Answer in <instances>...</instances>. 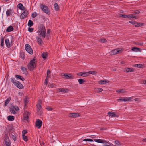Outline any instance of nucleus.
Instances as JSON below:
<instances>
[{
    "instance_id": "f257e3e1",
    "label": "nucleus",
    "mask_w": 146,
    "mask_h": 146,
    "mask_svg": "<svg viewBox=\"0 0 146 146\" xmlns=\"http://www.w3.org/2000/svg\"><path fill=\"white\" fill-rule=\"evenodd\" d=\"M38 33H39L40 37L44 38L46 37V30L44 25L43 24H40L38 27V29L37 31Z\"/></svg>"
},
{
    "instance_id": "f03ea898",
    "label": "nucleus",
    "mask_w": 146,
    "mask_h": 146,
    "mask_svg": "<svg viewBox=\"0 0 146 146\" xmlns=\"http://www.w3.org/2000/svg\"><path fill=\"white\" fill-rule=\"evenodd\" d=\"M36 59L34 58L30 61V62L28 64V67L30 71L33 70L36 67L37 62L36 61Z\"/></svg>"
},
{
    "instance_id": "7ed1b4c3",
    "label": "nucleus",
    "mask_w": 146,
    "mask_h": 146,
    "mask_svg": "<svg viewBox=\"0 0 146 146\" xmlns=\"http://www.w3.org/2000/svg\"><path fill=\"white\" fill-rule=\"evenodd\" d=\"M40 7L42 10L45 13L48 15L50 14V11H49L48 7L45 5H44L42 4L40 5Z\"/></svg>"
},
{
    "instance_id": "20e7f679",
    "label": "nucleus",
    "mask_w": 146,
    "mask_h": 146,
    "mask_svg": "<svg viewBox=\"0 0 146 146\" xmlns=\"http://www.w3.org/2000/svg\"><path fill=\"white\" fill-rule=\"evenodd\" d=\"M133 99V97H120L119 99H117V101L119 102L121 101H123L125 102L127 101H131Z\"/></svg>"
},
{
    "instance_id": "39448f33",
    "label": "nucleus",
    "mask_w": 146,
    "mask_h": 146,
    "mask_svg": "<svg viewBox=\"0 0 146 146\" xmlns=\"http://www.w3.org/2000/svg\"><path fill=\"white\" fill-rule=\"evenodd\" d=\"M25 48L27 52L31 54H33V51L30 46L28 44H26L25 45Z\"/></svg>"
},
{
    "instance_id": "423d86ee",
    "label": "nucleus",
    "mask_w": 146,
    "mask_h": 146,
    "mask_svg": "<svg viewBox=\"0 0 146 146\" xmlns=\"http://www.w3.org/2000/svg\"><path fill=\"white\" fill-rule=\"evenodd\" d=\"M40 101L38 102V104L37 105V112L38 113L39 115H41L42 114V108L41 105L40 104Z\"/></svg>"
},
{
    "instance_id": "0eeeda50",
    "label": "nucleus",
    "mask_w": 146,
    "mask_h": 146,
    "mask_svg": "<svg viewBox=\"0 0 146 146\" xmlns=\"http://www.w3.org/2000/svg\"><path fill=\"white\" fill-rule=\"evenodd\" d=\"M24 10V11L21 14L20 16L21 18L22 19H24L25 18L27 17L28 15V11L26 10V9Z\"/></svg>"
},
{
    "instance_id": "6e6552de",
    "label": "nucleus",
    "mask_w": 146,
    "mask_h": 146,
    "mask_svg": "<svg viewBox=\"0 0 146 146\" xmlns=\"http://www.w3.org/2000/svg\"><path fill=\"white\" fill-rule=\"evenodd\" d=\"M42 121L38 119L37 120V121H36V125L38 128H40L41 127V126L42 125Z\"/></svg>"
},
{
    "instance_id": "1a4fd4ad",
    "label": "nucleus",
    "mask_w": 146,
    "mask_h": 146,
    "mask_svg": "<svg viewBox=\"0 0 146 146\" xmlns=\"http://www.w3.org/2000/svg\"><path fill=\"white\" fill-rule=\"evenodd\" d=\"M4 141L6 146H11L10 141L8 137H6L5 138Z\"/></svg>"
},
{
    "instance_id": "9d476101",
    "label": "nucleus",
    "mask_w": 146,
    "mask_h": 146,
    "mask_svg": "<svg viewBox=\"0 0 146 146\" xmlns=\"http://www.w3.org/2000/svg\"><path fill=\"white\" fill-rule=\"evenodd\" d=\"M68 116L70 117H77L80 116V114L77 113H70Z\"/></svg>"
},
{
    "instance_id": "9b49d317",
    "label": "nucleus",
    "mask_w": 146,
    "mask_h": 146,
    "mask_svg": "<svg viewBox=\"0 0 146 146\" xmlns=\"http://www.w3.org/2000/svg\"><path fill=\"white\" fill-rule=\"evenodd\" d=\"M15 85L19 89H22L24 88L23 85L19 81H17V82L15 84Z\"/></svg>"
},
{
    "instance_id": "f8f14e48",
    "label": "nucleus",
    "mask_w": 146,
    "mask_h": 146,
    "mask_svg": "<svg viewBox=\"0 0 146 146\" xmlns=\"http://www.w3.org/2000/svg\"><path fill=\"white\" fill-rule=\"evenodd\" d=\"M110 81L104 79L100 81L99 82V84H100L103 85L106 84L107 83H108Z\"/></svg>"
},
{
    "instance_id": "ddd939ff",
    "label": "nucleus",
    "mask_w": 146,
    "mask_h": 146,
    "mask_svg": "<svg viewBox=\"0 0 146 146\" xmlns=\"http://www.w3.org/2000/svg\"><path fill=\"white\" fill-rule=\"evenodd\" d=\"M64 76L65 77V78L67 79H73V76H72V75H71L69 74L65 73L64 74Z\"/></svg>"
},
{
    "instance_id": "4468645a",
    "label": "nucleus",
    "mask_w": 146,
    "mask_h": 146,
    "mask_svg": "<svg viewBox=\"0 0 146 146\" xmlns=\"http://www.w3.org/2000/svg\"><path fill=\"white\" fill-rule=\"evenodd\" d=\"M120 52L121 50H119V49H116L112 50L111 52V53L114 55L119 53Z\"/></svg>"
},
{
    "instance_id": "2eb2a0df",
    "label": "nucleus",
    "mask_w": 146,
    "mask_h": 146,
    "mask_svg": "<svg viewBox=\"0 0 146 146\" xmlns=\"http://www.w3.org/2000/svg\"><path fill=\"white\" fill-rule=\"evenodd\" d=\"M58 91L59 92L66 93L69 91L68 89L59 88L58 89Z\"/></svg>"
},
{
    "instance_id": "dca6fc26",
    "label": "nucleus",
    "mask_w": 146,
    "mask_h": 146,
    "mask_svg": "<svg viewBox=\"0 0 146 146\" xmlns=\"http://www.w3.org/2000/svg\"><path fill=\"white\" fill-rule=\"evenodd\" d=\"M36 39L38 44L40 45H41L43 43L42 42V39L40 38L38 36L36 37Z\"/></svg>"
},
{
    "instance_id": "f3484780",
    "label": "nucleus",
    "mask_w": 146,
    "mask_h": 146,
    "mask_svg": "<svg viewBox=\"0 0 146 146\" xmlns=\"http://www.w3.org/2000/svg\"><path fill=\"white\" fill-rule=\"evenodd\" d=\"M18 7L20 10H25V8L23 6L22 4L20 3L17 5Z\"/></svg>"
},
{
    "instance_id": "a211bd4d",
    "label": "nucleus",
    "mask_w": 146,
    "mask_h": 146,
    "mask_svg": "<svg viewBox=\"0 0 146 146\" xmlns=\"http://www.w3.org/2000/svg\"><path fill=\"white\" fill-rule=\"evenodd\" d=\"M11 100V98L10 97L8 98L6 100L4 103V106H6Z\"/></svg>"
},
{
    "instance_id": "6ab92c4d",
    "label": "nucleus",
    "mask_w": 146,
    "mask_h": 146,
    "mask_svg": "<svg viewBox=\"0 0 146 146\" xmlns=\"http://www.w3.org/2000/svg\"><path fill=\"white\" fill-rule=\"evenodd\" d=\"M134 69L130 68H125V71L127 72H132L134 71Z\"/></svg>"
},
{
    "instance_id": "aec40b11",
    "label": "nucleus",
    "mask_w": 146,
    "mask_h": 146,
    "mask_svg": "<svg viewBox=\"0 0 146 146\" xmlns=\"http://www.w3.org/2000/svg\"><path fill=\"white\" fill-rule=\"evenodd\" d=\"M108 114L109 115L113 117H116V114L115 113L113 112H109L108 113Z\"/></svg>"
},
{
    "instance_id": "412c9836",
    "label": "nucleus",
    "mask_w": 146,
    "mask_h": 146,
    "mask_svg": "<svg viewBox=\"0 0 146 146\" xmlns=\"http://www.w3.org/2000/svg\"><path fill=\"white\" fill-rule=\"evenodd\" d=\"M13 28L12 26H10L8 27L6 29V31L10 32L13 30Z\"/></svg>"
},
{
    "instance_id": "4be33fe9",
    "label": "nucleus",
    "mask_w": 146,
    "mask_h": 146,
    "mask_svg": "<svg viewBox=\"0 0 146 146\" xmlns=\"http://www.w3.org/2000/svg\"><path fill=\"white\" fill-rule=\"evenodd\" d=\"M15 77L17 79H20L22 81H24L25 80L24 78L21 75L17 74L15 75Z\"/></svg>"
},
{
    "instance_id": "5701e85b",
    "label": "nucleus",
    "mask_w": 146,
    "mask_h": 146,
    "mask_svg": "<svg viewBox=\"0 0 146 146\" xmlns=\"http://www.w3.org/2000/svg\"><path fill=\"white\" fill-rule=\"evenodd\" d=\"M21 69L22 71V72H23V74H27V69L23 67H22L21 68Z\"/></svg>"
},
{
    "instance_id": "b1692460",
    "label": "nucleus",
    "mask_w": 146,
    "mask_h": 146,
    "mask_svg": "<svg viewBox=\"0 0 146 146\" xmlns=\"http://www.w3.org/2000/svg\"><path fill=\"white\" fill-rule=\"evenodd\" d=\"M5 42L8 48H9L10 47V45L9 39H5Z\"/></svg>"
},
{
    "instance_id": "393cba45",
    "label": "nucleus",
    "mask_w": 146,
    "mask_h": 146,
    "mask_svg": "<svg viewBox=\"0 0 146 146\" xmlns=\"http://www.w3.org/2000/svg\"><path fill=\"white\" fill-rule=\"evenodd\" d=\"M42 56L44 59H46L48 56V53L47 52H44L42 54Z\"/></svg>"
},
{
    "instance_id": "a878e982",
    "label": "nucleus",
    "mask_w": 146,
    "mask_h": 146,
    "mask_svg": "<svg viewBox=\"0 0 146 146\" xmlns=\"http://www.w3.org/2000/svg\"><path fill=\"white\" fill-rule=\"evenodd\" d=\"M14 108V106H12L10 108L11 112L13 114H15L16 113V112L15 111V110Z\"/></svg>"
},
{
    "instance_id": "bb28decb",
    "label": "nucleus",
    "mask_w": 146,
    "mask_h": 146,
    "mask_svg": "<svg viewBox=\"0 0 146 146\" xmlns=\"http://www.w3.org/2000/svg\"><path fill=\"white\" fill-rule=\"evenodd\" d=\"M7 119L9 121H12L14 120V117L13 116H8L7 117Z\"/></svg>"
},
{
    "instance_id": "cd10ccee",
    "label": "nucleus",
    "mask_w": 146,
    "mask_h": 146,
    "mask_svg": "<svg viewBox=\"0 0 146 146\" xmlns=\"http://www.w3.org/2000/svg\"><path fill=\"white\" fill-rule=\"evenodd\" d=\"M54 8L55 10L58 11L59 10V7L58 4L55 3L54 4Z\"/></svg>"
},
{
    "instance_id": "c85d7f7f",
    "label": "nucleus",
    "mask_w": 146,
    "mask_h": 146,
    "mask_svg": "<svg viewBox=\"0 0 146 146\" xmlns=\"http://www.w3.org/2000/svg\"><path fill=\"white\" fill-rule=\"evenodd\" d=\"M12 13V11L11 9H9L7 10L6 12V14L7 16H9Z\"/></svg>"
},
{
    "instance_id": "c756f323",
    "label": "nucleus",
    "mask_w": 146,
    "mask_h": 146,
    "mask_svg": "<svg viewBox=\"0 0 146 146\" xmlns=\"http://www.w3.org/2000/svg\"><path fill=\"white\" fill-rule=\"evenodd\" d=\"M116 92L119 93H125L126 92L124 89H120L117 90Z\"/></svg>"
},
{
    "instance_id": "7c9ffc66",
    "label": "nucleus",
    "mask_w": 146,
    "mask_h": 146,
    "mask_svg": "<svg viewBox=\"0 0 146 146\" xmlns=\"http://www.w3.org/2000/svg\"><path fill=\"white\" fill-rule=\"evenodd\" d=\"M33 21L31 20H29L28 24V25L29 27H31L33 25Z\"/></svg>"
},
{
    "instance_id": "2f4dec72",
    "label": "nucleus",
    "mask_w": 146,
    "mask_h": 146,
    "mask_svg": "<svg viewBox=\"0 0 146 146\" xmlns=\"http://www.w3.org/2000/svg\"><path fill=\"white\" fill-rule=\"evenodd\" d=\"M140 50V49L139 48H136V47H132L131 49V50L133 51L137 52L138 51V50Z\"/></svg>"
},
{
    "instance_id": "473e14b6",
    "label": "nucleus",
    "mask_w": 146,
    "mask_h": 146,
    "mask_svg": "<svg viewBox=\"0 0 146 146\" xmlns=\"http://www.w3.org/2000/svg\"><path fill=\"white\" fill-rule=\"evenodd\" d=\"M88 73L89 75V74L95 75L97 74V72L94 71H90L88 72Z\"/></svg>"
},
{
    "instance_id": "72a5a7b5",
    "label": "nucleus",
    "mask_w": 146,
    "mask_h": 146,
    "mask_svg": "<svg viewBox=\"0 0 146 146\" xmlns=\"http://www.w3.org/2000/svg\"><path fill=\"white\" fill-rule=\"evenodd\" d=\"M114 142L116 146H119L121 145L120 143L118 141L115 140L114 141Z\"/></svg>"
},
{
    "instance_id": "f704fd0d",
    "label": "nucleus",
    "mask_w": 146,
    "mask_h": 146,
    "mask_svg": "<svg viewBox=\"0 0 146 146\" xmlns=\"http://www.w3.org/2000/svg\"><path fill=\"white\" fill-rule=\"evenodd\" d=\"M78 81L80 84H82L85 82V80L82 79H79L78 80Z\"/></svg>"
},
{
    "instance_id": "c9c22d12",
    "label": "nucleus",
    "mask_w": 146,
    "mask_h": 146,
    "mask_svg": "<svg viewBox=\"0 0 146 146\" xmlns=\"http://www.w3.org/2000/svg\"><path fill=\"white\" fill-rule=\"evenodd\" d=\"M134 66L135 67L142 68L143 67V65L141 64H135Z\"/></svg>"
},
{
    "instance_id": "e433bc0d",
    "label": "nucleus",
    "mask_w": 146,
    "mask_h": 146,
    "mask_svg": "<svg viewBox=\"0 0 146 146\" xmlns=\"http://www.w3.org/2000/svg\"><path fill=\"white\" fill-rule=\"evenodd\" d=\"M10 136L11 137H12L13 140L15 141L16 140V138L15 136L14 135V134H11L10 135Z\"/></svg>"
},
{
    "instance_id": "4c0bfd02",
    "label": "nucleus",
    "mask_w": 146,
    "mask_h": 146,
    "mask_svg": "<svg viewBox=\"0 0 146 146\" xmlns=\"http://www.w3.org/2000/svg\"><path fill=\"white\" fill-rule=\"evenodd\" d=\"M11 82L15 85V84L17 82V81H15V79L14 78H11Z\"/></svg>"
},
{
    "instance_id": "58836bf2",
    "label": "nucleus",
    "mask_w": 146,
    "mask_h": 146,
    "mask_svg": "<svg viewBox=\"0 0 146 146\" xmlns=\"http://www.w3.org/2000/svg\"><path fill=\"white\" fill-rule=\"evenodd\" d=\"M88 76H89L88 72H83V77H86Z\"/></svg>"
},
{
    "instance_id": "ea45409f",
    "label": "nucleus",
    "mask_w": 146,
    "mask_h": 146,
    "mask_svg": "<svg viewBox=\"0 0 146 146\" xmlns=\"http://www.w3.org/2000/svg\"><path fill=\"white\" fill-rule=\"evenodd\" d=\"M23 139L25 141H27L28 140V137L27 136H25V135H22Z\"/></svg>"
},
{
    "instance_id": "a19ab883",
    "label": "nucleus",
    "mask_w": 146,
    "mask_h": 146,
    "mask_svg": "<svg viewBox=\"0 0 146 146\" xmlns=\"http://www.w3.org/2000/svg\"><path fill=\"white\" fill-rule=\"evenodd\" d=\"M83 141L92 142L93 140L90 139H86L83 140Z\"/></svg>"
},
{
    "instance_id": "79ce46f5",
    "label": "nucleus",
    "mask_w": 146,
    "mask_h": 146,
    "mask_svg": "<svg viewBox=\"0 0 146 146\" xmlns=\"http://www.w3.org/2000/svg\"><path fill=\"white\" fill-rule=\"evenodd\" d=\"M131 18H133L135 19H137V17H136L135 14H131Z\"/></svg>"
},
{
    "instance_id": "37998d69",
    "label": "nucleus",
    "mask_w": 146,
    "mask_h": 146,
    "mask_svg": "<svg viewBox=\"0 0 146 146\" xmlns=\"http://www.w3.org/2000/svg\"><path fill=\"white\" fill-rule=\"evenodd\" d=\"M24 101L25 105L26 106L28 102V100L27 98L26 97L24 99Z\"/></svg>"
},
{
    "instance_id": "c03bdc74",
    "label": "nucleus",
    "mask_w": 146,
    "mask_h": 146,
    "mask_svg": "<svg viewBox=\"0 0 146 146\" xmlns=\"http://www.w3.org/2000/svg\"><path fill=\"white\" fill-rule=\"evenodd\" d=\"M96 90L97 92H101L103 90V89L101 88H98L96 89Z\"/></svg>"
},
{
    "instance_id": "a18cd8bd",
    "label": "nucleus",
    "mask_w": 146,
    "mask_h": 146,
    "mask_svg": "<svg viewBox=\"0 0 146 146\" xmlns=\"http://www.w3.org/2000/svg\"><path fill=\"white\" fill-rule=\"evenodd\" d=\"M32 16L33 18H35L37 16V14L36 12H35L34 14L33 13L32 14Z\"/></svg>"
},
{
    "instance_id": "49530a36",
    "label": "nucleus",
    "mask_w": 146,
    "mask_h": 146,
    "mask_svg": "<svg viewBox=\"0 0 146 146\" xmlns=\"http://www.w3.org/2000/svg\"><path fill=\"white\" fill-rule=\"evenodd\" d=\"M127 15L120 14V17L123 18H127Z\"/></svg>"
},
{
    "instance_id": "de8ad7c7",
    "label": "nucleus",
    "mask_w": 146,
    "mask_h": 146,
    "mask_svg": "<svg viewBox=\"0 0 146 146\" xmlns=\"http://www.w3.org/2000/svg\"><path fill=\"white\" fill-rule=\"evenodd\" d=\"M102 139H94V141L96 142L101 143V141H102Z\"/></svg>"
},
{
    "instance_id": "09e8293b",
    "label": "nucleus",
    "mask_w": 146,
    "mask_h": 146,
    "mask_svg": "<svg viewBox=\"0 0 146 146\" xmlns=\"http://www.w3.org/2000/svg\"><path fill=\"white\" fill-rule=\"evenodd\" d=\"M136 25H135V27H139L141 26V23H137L136 22L135 24Z\"/></svg>"
},
{
    "instance_id": "8fccbe9b",
    "label": "nucleus",
    "mask_w": 146,
    "mask_h": 146,
    "mask_svg": "<svg viewBox=\"0 0 146 146\" xmlns=\"http://www.w3.org/2000/svg\"><path fill=\"white\" fill-rule=\"evenodd\" d=\"M102 141H101V143H103V144H107L108 143V142L106 141V140H102Z\"/></svg>"
},
{
    "instance_id": "3c124183",
    "label": "nucleus",
    "mask_w": 146,
    "mask_h": 146,
    "mask_svg": "<svg viewBox=\"0 0 146 146\" xmlns=\"http://www.w3.org/2000/svg\"><path fill=\"white\" fill-rule=\"evenodd\" d=\"M20 57L22 58H25V55L23 53H21L20 54Z\"/></svg>"
},
{
    "instance_id": "603ef678",
    "label": "nucleus",
    "mask_w": 146,
    "mask_h": 146,
    "mask_svg": "<svg viewBox=\"0 0 146 146\" xmlns=\"http://www.w3.org/2000/svg\"><path fill=\"white\" fill-rule=\"evenodd\" d=\"M29 117L27 115H25L24 117V120L26 121H28V120Z\"/></svg>"
},
{
    "instance_id": "864d4df0",
    "label": "nucleus",
    "mask_w": 146,
    "mask_h": 146,
    "mask_svg": "<svg viewBox=\"0 0 146 146\" xmlns=\"http://www.w3.org/2000/svg\"><path fill=\"white\" fill-rule=\"evenodd\" d=\"M4 45V39H2L1 40V46H3Z\"/></svg>"
},
{
    "instance_id": "5fc2aeb1",
    "label": "nucleus",
    "mask_w": 146,
    "mask_h": 146,
    "mask_svg": "<svg viewBox=\"0 0 146 146\" xmlns=\"http://www.w3.org/2000/svg\"><path fill=\"white\" fill-rule=\"evenodd\" d=\"M83 72L78 73H77V75L78 76H83Z\"/></svg>"
},
{
    "instance_id": "6e6d98bb",
    "label": "nucleus",
    "mask_w": 146,
    "mask_h": 146,
    "mask_svg": "<svg viewBox=\"0 0 146 146\" xmlns=\"http://www.w3.org/2000/svg\"><path fill=\"white\" fill-rule=\"evenodd\" d=\"M33 30H34V29L33 28H31L29 27L28 28V31L29 32H32L33 31Z\"/></svg>"
},
{
    "instance_id": "4d7b16f0",
    "label": "nucleus",
    "mask_w": 146,
    "mask_h": 146,
    "mask_svg": "<svg viewBox=\"0 0 146 146\" xmlns=\"http://www.w3.org/2000/svg\"><path fill=\"white\" fill-rule=\"evenodd\" d=\"M129 23H130L132 24L133 25H135L136 23V22L133 21H129Z\"/></svg>"
},
{
    "instance_id": "13d9d810",
    "label": "nucleus",
    "mask_w": 146,
    "mask_h": 146,
    "mask_svg": "<svg viewBox=\"0 0 146 146\" xmlns=\"http://www.w3.org/2000/svg\"><path fill=\"white\" fill-rule=\"evenodd\" d=\"M27 133V131L26 130H24L22 132V135H25V134Z\"/></svg>"
},
{
    "instance_id": "bf43d9fd",
    "label": "nucleus",
    "mask_w": 146,
    "mask_h": 146,
    "mask_svg": "<svg viewBox=\"0 0 146 146\" xmlns=\"http://www.w3.org/2000/svg\"><path fill=\"white\" fill-rule=\"evenodd\" d=\"M143 43H140L139 42H137L135 43V44L137 45H143Z\"/></svg>"
},
{
    "instance_id": "052dcab7",
    "label": "nucleus",
    "mask_w": 146,
    "mask_h": 146,
    "mask_svg": "<svg viewBox=\"0 0 146 146\" xmlns=\"http://www.w3.org/2000/svg\"><path fill=\"white\" fill-rule=\"evenodd\" d=\"M140 13V11L138 10H135L134 12V13H135L136 14H139Z\"/></svg>"
},
{
    "instance_id": "680f3d73",
    "label": "nucleus",
    "mask_w": 146,
    "mask_h": 146,
    "mask_svg": "<svg viewBox=\"0 0 146 146\" xmlns=\"http://www.w3.org/2000/svg\"><path fill=\"white\" fill-rule=\"evenodd\" d=\"M101 42H102L104 43L106 41V40L105 39H102L100 40Z\"/></svg>"
},
{
    "instance_id": "e2e57ef3",
    "label": "nucleus",
    "mask_w": 146,
    "mask_h": 146,
    "mask_svg": "<svg viewBox=\"0 0 146 146\" xmlns=\"http://www.w3.org/2000/svg\"><path fill=\"white\" fill-rule=\"evenodd\" d=\"M14 109L16 111H18L19 109V108L18 106H14Z\"/></svg>"
},
{
    "instance_id": "0e129e2a",
    "label": "nucleus",
    "mask_w": 146,
    "mask_h": 146,
    "mask_svg": "<svg viewBox=\"0 0 146 146\" xmlns=\"http://www.w3.org/2000/svg\"><path fill=\"white\" fill-rule=\"evenodd\" d=\"M47 77H48V74H49L50 73V71L49 70H47Z\"/></svg>"
},
{
    "instance_id": "69168bd1",
    "label": "nucleus",
    "mask_w": 146,
    "mask_h": 146,
    "mask_svg": "<svg viewBox=\"0 0 146 146\" xmlns=\"http://www.w3.org/2000/svg\"><path fill=\"white\" fill-rule=\"evenodd\" d=\"M47 82H48V79L47 78H46L45 80V84L46 85H47Z\"/></svg>"
},
{
    "instance_id": "338daca9",
    "label": "nucleus",
    "mask_w": 146,
    "mask_h": 146,
    "mask_svg": "<svg viewBox=\"0 0 146 146\" xmlns=\"http://www.w3.org/2000/svg\"><path fill=\"white\" fill-rule=\"evenodd\" d=\"M131 14L127 15V18L131 19Z\"/></svg>"
},
{
    "instance_id": "774afa93",
    "label": "nucleus",
    "mask_w": 146,
    "mask_h": 146,
    "mask_svg": "<svg viewBox=\"0 0 146 146\" xmlns=\"http://www.w3.org/2000/svg\"><path fill=\"white\" fill-rule=\"evenodd\" d=\"M47 109L49 111H51L52 110V108L49 107L47 108Z\"/></svg>"
}]
</instances>
